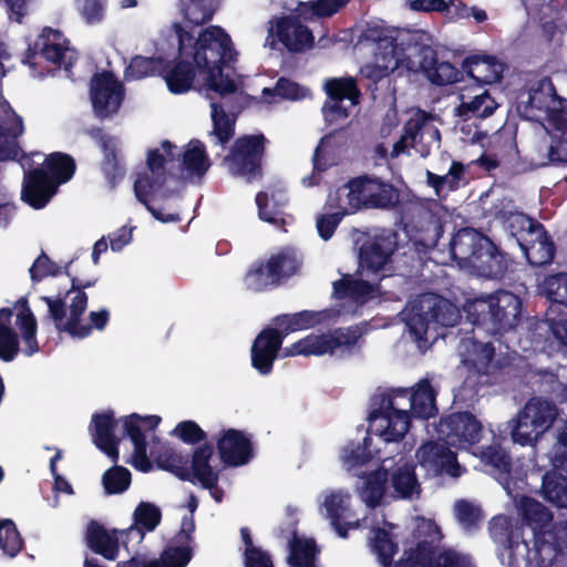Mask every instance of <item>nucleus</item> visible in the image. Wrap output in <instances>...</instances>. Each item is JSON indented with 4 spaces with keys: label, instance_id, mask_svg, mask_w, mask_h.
<instances>
[{
    "label": "nucleus",
    "instance_id": "obj_1",
    "mask_svg": "<svg viewBox=\"0 0 567 567\" xmlns=\"http://www.w3.org/2000/svg\"><path fill=\"white\" fill-rule=\"evenodd\" d=\"M173 29L178 39V55L174 60L164 58L161 78L173 94H184L193 89L196 72L206 74L207 91L220 97L234 94L237 84L224 69L237 61L230 35L219 25H209L197 38L181 23Z\"/></svg>",
    "mask_w": 567,
    "mask_h": 567
},
{
    "label": "nucleus",
    "instance_id": "obj_2",
    "mask_svg": "<svg viewBox=\"0 0 567 567\" xmlns=\"http://www.w3.org/2000/svg\"><path fill=\"white\" fill-rule=\"evenodd\" d=\"M464 311L473 326L482 327L493 336H502L519 323L523 302L514 292L499 289L467 300Z\"/></svg>",
    "mask_w": 567,
    "mask_h": 567
},
{
    "label": "nucleus",
    "instance_id": "obj_3",
    "mask_svg": "<svg viewBox=\"0 0 567 567\" xmlns=\"http://www.w3.org/2000/svg\"><path fill=\"white\" fill-rule=\"evenodd\" d=\"M162 148L165 155L161 154L157 148L147 152L146 163L150 173L138 174L134 182V193L137 200L146 207L155 219L162 223L179 221L178 214H163L150 203V197L158 196L166 199L174 194V190L165 186L169 176L165 169V163L177 159L179 154L176 153L177 147L167 140L162 142Z\"/></svg>",
    "mask_w": 567,
    "mask_h": 567
},
{
    "label": "nucleus",
    "instance_id": "obj_4",
    "mask_svg": "<svg viewBox=\"0 0 567 567\" xmlns=\"http://www.w3.org/2000/svg\"><path fill=\"white\" fill-rule=\"evenodd\" d=\"M301 266V255L292 247H284L268 259L260 258L249 265L243 277L244 288L251 292L272 290L296 275Z\"/></svg>",
    "mask_w": 567,
    "mask_h": 567
},
{
    "label": "nucleus",
    "instance_id": "obj_5",
    "mask_svg": "<svg viewBox=\"0 0 567 567\" xmlns=\"http://www.w3.org/2000/svg\"><path fill=\"white\" fill-rule=\"evenodd\" d=\"M367 323L361 322L346 328H337L329 333L309 334L290 347L285 348V355H323L333 354L337 349L348 355L359 354L364 343Z\"/></svg>",
    "mask_w": 567,
    "mask_h": 567
},
{
    "label": "nucleus",
    "instance_id": "obj_6",
    "mask_svg": "<svg viewBox=\"0 0 567 567\" xmlns=\"http://www.w3.org/2000/svg\"><path fill=\"white\" fill-rule=\"evenodd\" d=\"M559 409L553 400L540 395L529 398L511 421V437L522 446H534L554 425Z\"/></svg>",
    "mask_w": 567,
    "mask_h": 567
},
{
    "label": "nucleus",
    "instance_id": "obj_7",
    "mask_svg": "<svg viewBox=\"0 0 567 567\" xmlns=\"http://www.w3.org/2000/svg\"><path fill=\"white\" fill-rule=\"evenodd\" d=\"M267 144L264 133L240 135L233 142L221 165L231 176L244 178L247 183L259 181L264 176L262 161Z\"/></svg>",
    "mask_w": 567,
    "mask_h": 567
},
{
    "label": "nucleus",
    "instance_id": "obj_8",
    "mask_svg": "<svg viewBox=\"0 0 567 567\" xmlns=\"http://www.w3.org/2000/svg\"><path fill=\"white\" fill-rule=\"evenodd\" d=\"M343 188L348 189L347 208L351 214L368 209L389 210L399 202L395 187L374 175L351 177Z\"/></svg>",
    "mask_w": 567,
    "mask_h": 567
},
{
    "label": "nucleus",
    "instance_id": "obj_9",
    "mask_svg": "<svg viewBox=\"0 0 567 567\" xmlns=\"http://www.w3.org/2000/svg\"><path fill=\"white\" fill-rule=\"evenodd\" d=\"M518 558H525V567H553L567 550V520L551 524L547 530L534 535V547L522 540Z\"/></svg>",
    "mask_w": 567,
    "mask_h": 567
},
{
    "label": "nucleus",
    "instance_id": "obj_10",
    "mask_svg": "<svg viewBox=\"0 0 567 567\" xmlns=\"http://www.w3.org/2000/svg\"><path fill=\"white\" fill-rule=\"evenodd\" d=\"M409 54L410 73H423L433 85L445 86L464 79L462 68L460 70L447 61H440L437 52L429 44L413 47Z\"/></svg>",
    "mask_w": 567,
    "mask_h": 567
},
{
    "label": "nucleus",
    "instance_id": "obj_11",
    "mask_svg": "<svg viewBox=\"0 0 567 567\" xmlns=\"http://www.w3.org/2000/svg\"><path fill=\"white\" fill-rule=\"evenodd\" d=\"M437 439L457 449H470L483 435L482 422L468 411L453 412L442 416L435 425Z\"/></svg>",
    "mask_w": 567,
    "mask_h": 567
},
{
    "label": "nucleus",
    "instance_id": "obj_12",
    "mask_svg": "<svg viewBox=\"0 0 567 567\" xmlns=\"http://www.w3.org/2000/svg\"><path fill=\"white\" fill-rule=\"evenodd\" d=\"M394 567H474L470 557L455 549L439 550L433 540H419L405 550Z\"/></svg>",
    "mask_w": 567,
    "mask_h": 567
},
{
    "label": "nucleus",
    "instance_id": "obj_13",
    "mask_svg": "<svg viewBox=\"0 0 567 567\" xmlns=\"http://www.w3.org/2000/svg\"><path fill=\"white\" fill-rule=\"evenodd\" d=\"M69 51V40L64 34L58 29L45 27L37 40L29 44L23 62L35 66L37 59L41 58L47 62L69 69L73 65V56L68 55Z\"/></svg>",
    "mask_w": 567,
    "mask_h": 567
},
{
    "label": "nucleus",
    "instance_id": "obj_14",
    "mask_svg": "<svg viewBox=\"0 0 567 567\" xmlns=\"http://www.w3.org/2000/svg\"><path fill=\"white\" fill-rule=\"evenodd\" d=\"M398 405L393 396L383 399L381 406L369 415L371 431L385 442H400L410 429L412 414Z\"/></svg>",
    "mask_w": 567,
    "mask_h": 567
},
{
    "label": "nucleus",
    "instance_id": "obj_15",
    "mask_svg": "<svg viewBox=\"0 0 567 567\" xmlns=\"http://www.w3.org/2000/svg\"><path fill=\"white\" fill-rule=\"evenodd\" d=\"M124 86L111 71L95 73L90 82V97L97 117L115 114L124 100Z\"/></svg>",
    "mask_w": 567,
    "mask_h": 567
},
{
    "label": "nucleus",
    "instance_id": "obj_16",
    "mask_svg": "<svg viewBox=\"0 0 567 567\" xmlns=\"http://www.w3.org/2000/svg\"><path fill=\"white\" fill-rule=\"evenodd\" d=\"M159 422L161 417L157 415L140 416L137 413H132L123 419L124 434L131 439L134 445L132 465L143 473H148L153 468L147 456L145 432L154 431Z\"/></svg>",
    "mask_w": 567,
    "mask_h": 567
},
{
    "label": "nucleus",
    "instance_id": "obj_17",
    "mask_svg": "<svg viewBox=\"0 0 567 567\" xmlns=\"http://www.w3.org/2000/svg\"><path fill=\"white\" fill-rule=\"evenodd\" d=\"M488 532L493 542L498 546L497 557L506 567H520L518 551L522 540L520 533L514 528L506 515L494 516L488 523Z\"/></svg>",
    "mask_w": 567,
    "mask_h": 567
},
{
    "label": "nucleus",
    "instance_id": "obj_18",
    "mask_svg": "<svg viewBox=\"0 0 567 567\" xmlns=\"http://www.w3.org/2000/svg\"><path fill=\"white\" fill-rule=\"evenodd\" d=\"M96 278H81L80 274L74 270L71 277V288L68 290L66 296L74 293L70 303V317L63 324L64 332L78 339H84L91 334L90 327H83L82 316L87 308V295L84 291L86 288L95 286Z\"/></svg>",
    "mask_w": 567,
    "mask_h": 567
},
{
    "label": "nucleus",
    "instance_id": "obj_19",
    "mask_svg": "<svg viewBox=\"0 0 567 567\" xmlns=\"http://www.w3.org/2000/svg\"><path fill=\"white\" fill-rule=\"evenodd\" d=\"M419 320L424 332L431 324L441 327H454L461 319V312L456 305L437 293H425L417 305Z\"/></svg>",
    "mask_w": 567,
    "mask_h": 567
},
{
    "label": "nucleus",
    "instance_id": "obj_20",
    "mask_svg": "<svg viewBox=\"0 0 567 567\" xmlns=\"http://www.w3.org/2000/svg\"><path fill=\"white\" fill-rule=\"evenodd\" d=\"M396 249L398 234L393 230H382L365 240L360 247V266L372 272H378L391 260Z\"/></svg>",
    "mask_w": 567,
    "mask_h": 567
},
{
    "label": "nucleus",
    "instance_id": "obj_21",
    "mask_svg": "<svg viewBox=\"0 0 567 567\" xmlns=\"http://www.w3.org/2000/svg\"><path fill=\"white\" fill-rule=\"evenodd\" d=\"M85 133L100 146L103 153L101 171L111 187H115L125 176L117 138L105 134L100 126H91L85 130Z\"/></svg>",
    "mask_w": 567,
    "mask_h": 567
},
{
    "label": "nucleus",
    "instance_id": "obj_22",
    "mask_svg": "<svg viewBox=\"0 0 567 567\" xmlns=\"http://www.w3.org/2000/svg\"><path fill=\"white\" fill-rule=\"evenodd\" d=\"M450 446L444 442L429 441L417 449L415 456L421 466L432 470L437 475L458 477L461 466L456 453L451 451Z\"/></svg>",
    "mask_w": 567,
    "mask_h": 567
},
{
    "label": "nucleus",
    "instance_id": "obj_23",
    "mask_svg": "<svg viewBox=\"0 0 567 567\" xmlns=\"http://www.w3.org/2000/svg\"><path fill=\"white\" fill-rule=\"evenodd\" d=\"M524 257L532 267H545L553 262L556 255V244L540 223L527 233L518 244Z\"/></svg>",
    "mask_w": 567,
    "mask_h": 567
},
{
    "label": "nucleus",
    "instance_id": "obj_24",
    "mask_svg": "<svg viewBox=\"0 0 567 567\" xmlns=\"http://www.w3.org/2000/svg\"><path fill=\"white\" fill-rule=\"evenodd\" d=\"M216 446L220 461L233 467L246 465L255 454L251 440L237 429L223 430Z\"/></svg>",
    "mask_w": 567,
    "mask_h": 567
},
{
    "label": "nucleus",
    "instance_id": "obj_25",
    "mask_svg": "<svg viewBox=\"0 0 567 567\" xmlns=\"http://www.w3.org/2000/svg\"><path fill=\"white\" fill-rule=\"evenodd\" d=\"M58 186L42 167L32 168L24 174L21 199L33 209L44 208L55 195Z\"/></svg>",
    "mask_w": 567,
    "mask_h": 567
},
{
    "label": "nucleus",
    "instance_id": "obj_26",
    "mask_svg": "<svg viewBox=\"0 0 567 567\" xmlns=\"http://www.w3.org/2000/svg\"><path fill=\"white\" fill-rule=\"evenodd\" d=\"M284 339L278 329L267 327L262 329L251 346V365L261 375L272 372L274 363L282 347Z\"/></svg>",
    "mask_w": 567,
    "mask_h": 567
},
{
    "label": "nucleus",
    "instance_id": "obj_27",
    "mask_svg": "<svg viewBox=\"0 0 567 567\" xmlns=\"http://www.w3.org/2000/svg\"><path fill=\"white\" fill-rule=\"evenodd\" d=\"M513 208L514 206L511 199L501 198L493 203L488 209V216L499 220L505 230L518 245L524 239L525 235L529 233L532 228L536 227V225H539L540 221Z\"/></svg>",
    "mask_w": 567,
    "mask_h": 567
},
{
    "label": "nucleus",
    "instance_id": "obj_28",
    "mask_svg": "<svg viewBox=\"0 0 567 567\" xmlns=\"http://www.w3.org/2000/svg\"><path fill=\"white\" fill-rule=\"evenodd\" d=\"M466 74L480 85L493 84L502 80L505 63L497 56L484 52L468 54L461 64Z\"/></svg>",
    "mask_w": 567,
    "mask_h": 567
},
{
    "label": "nucleus",
    "instance_id": "obj_29",
    "mask_svg": "<svg viewBox=\"0 0 567 567\" xmlns=\"http://www.w3.org/2000/svg\"><path fill=\"white\" fill-rule=\"evenodd\" d=\"M382 30L375 28L368 29V39L373 40L377 43L375 60L385 64H391L394 61L398 62V69L404 71L406 74L409 71V53L413 47H420V42H408L406 44H399L396 38L392 35L382 34Z\"/></svg>",
    "mask_w": 567,
    "mask_h": 567
},
{
    "label": "nucleus",
    "instance_id": "obj_30",
    "mask_svg": "<svg viewBox=\"0 0 567 567\" xmlns=\"http://www.w3.org/2000/svg\"><path fill=\"white\" fill-rule=\"evenodd\" d=\"M513 264V258L503 251L489 237L471 267L482 277L503 279Z\"/></svg>",
    "mask_w": 567,
    "mask_h": 567
},
{
    "label": "nucleus",
    "instance_id": "obj_31",
    "mask_svg": "<svg viewBox=\"0 0 567 567\" xmlns=\"http://www.w3.org/2000/svg\"><path fill=\"white\" fill-rule=\"evenodd\" d=\"M117 420L111 410L92 415L90 432L95 446L114 463L118 461V440L115 436Z\"/></svg>",
    "mask_w": 567,
    "mask_h": 567
},
{
    "label": "nucleus",
    "instance_id": "obj_32",
    "mask_svg": "<svg viewBox=\"0 0 567 567\" xmlns=\"http://www.w3.org/2000/svg\"><path fill=\"white\" fill-rule=\"evenodd\" d=\"M393 398L408 401V411L412 416L427 420L436 412L435 392L429 380H421L413 389H398Z\"/></svg>",
    "mask_w": 567,
    "mask_h": 567
},
{
    "label": "nucleus",
    "instance_id": "obj_33",
    "mask_svg": "<svg viewBox=\"0 0 567 567\" xmlns=\"http://www.w3.org/2000/svg\"><path fill=\"white\" fill-rule=\"evenodd\" d=\"M276 37L292 53L305 51L313 44L311 30L293 17H281L276 21Z\"/></svg>",
    "mask_w": 567,
    "mask_h": 567
},
{
    "label": "nucleus",
    "instance_id": "obj_34",
    "mask_svg": "<svg viewBox=\"0 0 567 567\" xmlns=\"http://www.w3.org/2000/svg\"><path fill=\"white\" fill-rule=\"evenodd\" d=\"M487 239L486 235L474 228H461L450 243L452 258L458 264L471 267Z\"/></svg>",
    "mask_w": 567,
    "mask_h": 567
},
{
    "label": "nucleus",
    "instance_id": "obj_35",
    "mask_svg": "<svg viewBox=\"0 0 567 567\" xmlns=\"http://www.w3.org/2000/svg\"><path fill=\"white\" fill-rule=\"evenodd\" d=\"M85 542L87 547L95 554L107 560H115L118 556L120 544L117 530L111 533L96 520H91L86 526Z\"/></svg>",
    "mask_w": 567,
    "mask_h": 567
},
{
    "label": "nucleus",
    "instance_id": "obj_36",
    "mask_svg": "<svg viewBox=\"0 0 567 567\" xmlns=\"http://www.w3.org/2000/svg\"><path fill=\"white\" fill-rule=\"evenodd\" d=\"M151 455L159 470L173 473L182 481H192L188 458L177 453L169 444L154 443L151 447Z\"/></svg>",
    "mask_w": 567,
    "mask_h": 567
},
{
    "label": "nucleus",
    "instance_id": "obj_37",
    "mask_svg": "<svg viewBox=\"0 0 567 567\" xmlns=\"http://www.w3.org/2000/svg\"><path fill=\"white\" fill-rule=\"evenodd\" d=\"M213 454L214 449L210 444L205 443L196 447L189 467L192 473L190 482L194 483L197 480L204 488L209 491L216 488L219 480L218 473L209 464Z\"/></svg>",
    "mask_w": 567,
    "mask_h": 567
},
{
    "label": "nucleus",
    "instance_id": "obj_38",
    "mask_svg": "<svg viewBox=\"0 0 567 567\" xmlns=\"http://www.w3.org/2000/svg\"><path fill=\"white\" fill-rule=\"evenodd\" d=\"M287 203L285 193L280 190H274L270 195L267 192H258L256 195L259 218L281 228L286 224L285 207Z\"/></svg>",
    "mask_w": 567,
    "mask_h": 567
},
{
    "label": "nucleus",
    "instance_id": "obj_39",
    "mask_svg": "<svg viewBox=\"0 0 567 567\" xmlns=\"http://www.w3.org/2000/svg\"><path fill=\"white\" fill-rule=\"evenodd\" d=\"M324 317L320 311L302 310L295 313H284L272 319L274 329L282 336V339L296 331L316 327L323 321Z\"/></svg>",
    "mask_w": 567,
    "mask_h": 567
},
{
    "label": "nucleus",
    "instance_id": "obj_40",
    "mask_svg": "<svg viewBox=\"0 0 567 567\" xmlns=\"http://www.w3.org/2000/svg\"><path fill=\"white\" fill-rule=\"evenodd\" d=\"M415 468L414 463L404 462L403 464H398L396 467L392 470L390 483L398 497L411 499L414 495L420 496L421 485Z\"/></svg>",
    "mask_w": 567,
    "mask_h": 567
},
{
    "label": "nucleus",
    "instance_id": "obj_41",
    "mask_svg": "<svg viewBox=\"0 0 567 567\" xmlns=\"http://www.w3.org/2000/svg\"><path fill=\"white\" fill-rule=\"evenodd\" d=\"M297 524V519L290 523L292 537L290 539V555L288 561L292 567H316V555L319 551L317 544L312 538H299Z\"/></svg>",
    "mask_w": 567,
    "mask_h": 567
},
{
    "label": "nucleus",
    "instance_id": "obj_42",
    "mask_svg": "<svg viewBox=\"0 0 567 567\" xmlns=\"http://www.w3.org/2000/svg\"><path fill=\"white\" fill-rule=\"evenodd\" d=\"M218 7V0H178V9L184 20L192 27L208 23Z\"/></svg>",
    "mask_w": 567,
    "mask_h": 567
},
{
    "label": "nucleus",
    "instance_id": "obj_43",
    "mask_svg": "<svg viewBox=\"0 0 567 567\" xmlns=\"http://www.w3.org/2000/svg\"><path fill=\"white\" fill-rule=\"evenodd\" d=\"M388 480L389 473L383 466L365 476L363 486L360 489V496L368 507L375 508L380 505L385 494Z\"/></svg>",
    "mask_w": 567,
    "mask_h": 567
},
{
    "label": "nucleus",
    "instance_id": "obj_44",
    "mask_svg": "<svg viewBox=\"0 0 567 567\" xmlns=\"http://www.w3.org/2000/svg\"><path fill=\"white\" fill-rule=\"evenodd\" d=\"M135 527L124 530L126 535L136 532L142 539L147 532H153L162 520L161 509L153 503L141 502L133 514Z\"/></svg>",
    "mask_w": 567,
    "mask_h": 567
},
{
    "label": "nucleus",
    "instance_id": "obj_45",
    "mask_svg": "<svg viewBox=\"0 0 567 567\" xmlns=\"http://www.w3.org/2000/svg\"><path fill=\"white\" fill-rule=\"evenodd\" d=\"M45 171L54 181L56 186L68 183L75 174L76 164L74 158L61 152H54L47 156Z\"/></svg>",
    "mask_w": 567,
    "mask_h": 567
},
{
    "label": "nucleus",
    "instance_id": "obj_46",
    "mask_svg": "<svg viewBox=\"0 0 567 567\" xmlns=\"http://www.w3.org/2000/svg\"><path fill=\"white\" fill-rule=\"evenodd\" d=\"M520 514L523 522L533 528L534 535L540 530H547L546 526L553 519L549 509L532 497L522 498Z\"/></svg>",
    "mask_w": 567,
    "mask_h": 567
},
{
    "label": "nucleus",
    "instance_id": "obj_47",
    "mask_svg": "<svg viewBox=\"0 0 567 567\" xmlns=\"http://www.w3.org/2000/svg\"><path fill=\"white\" fill-rule=\"evenodd\" d=\"M17 326L24 343L22 352L27 357L39 352L40 347L37 340L38 322L27 300H24L23 309L17 316Z\"/></svg>",
    "mask_w": 567,
    "mask_h": 567
},
{
    "label": "nucleus",
    "instance_id": "obj_48",
    "mask_svg": "<svg viewBox=\"0 0 567 567\" xmlns=\"http://www.w3.org/2000/svg\"><path fill=\"white\" fill-rule=\"evenodd\" d=\"M76 260V258H73L64 267H60L42 251L29 269L30 278L33 282H40L47 277H58L60 275L71 278L74 275L72 266Z\"/></svg>",
    "mask_w": 567,
    "mask_h": 567
},
{
    "label": "nucleus",
    "instance_id": "obj_49",
    "mask_svg": "<svg viewBox=\"0 0 567 567\" xmlns=\"http://www.w3.org/2000/svg\"><path fill=\"white\" fill-rule=\"evenodd\" d=\"M497 106V103L489 93L484 91L483 93L475 95L468 102L463 101L456 107V114L464 120H470L472 117L486 118L495 112Z\"/></svg>",
    "mask_w": 567,
    "mask_h": 567
},
{
    "label": "nucleus",
    "instance_id": "obj_50",
    "mask_svg": "<svg viewBox=\"0 0 567 567\" xmlns=\"http://www.w3.org/2000/svg\"><path fill=\"white\" fill-rule=\"evenodd\" d=\"M372 439L367 434L362 442H348L340 452L342 464L348 468H357L365 465L373 457L370 445Z\"/></svg>",
    "mask_w": 567,
    "mask_h": 567
},
{
    "label": "nucleus",
    "instance_id": "obj_51",
    "mask_svg": "<svg viewBox=\"0 0 567 567\" xmlns=\"http://www.w3.org/2000/svg\"><path fill=\"white\" fill-rule=\"evenodd\" d=\"M324 89L330 101L349 100L352 105H355L361 96L358 83L353 78L330 79L326 82Z\"/></svg>",
    "mask_w": 567,
    "mask_h": 567
},
{
    "label": "nucleus",
    "instance_id": "obj_52",
    "mask_svg": "<svg viewBox=\"0 0 567 567\" xmlns=\"http://www.w3.org/2000/svg\"><path fill=\"white\" fill-rule=\"evenodd\" d=\"M189 145L190 147L187 148L182 156V169L187 172L190 176L202 177L209 168L205 146L199 141L190 142Z\"/></svg>",
    "mask_w": 567,
    "mask_h": 567
},
{
    "label": "nucleus",
    "instance_id": "obj_53",
    "mask_svg": "<svg viewBox=\"0 0 567 567\" xmlns=\"http://www.w3.org/2000/svg\"><path fill=\"white\" fill-rule=\"evenodd\" d=\"M164 58L162 56H142L135 55L131 59L130 64L125 69L124 75L126 80H141L147 76H161V70Z\"/></svg>",
    "mask_w": 567,
    "mask_h": 567
},
{
    "label": "nucleus",
    "instance_id": "obj_54",
    "mask_svg": "<svg viewBox=\"0 0 567 567\" xmlns=\"http://www.w3.org/2000/svg\"><path fill=\"white\" fill-rule=\"evenodd\" d=\"M398 72V76L406 74L404 71L398 69V62L385 64L380 61L365 63L360 68V75L362 80L367 81L365 87L370 92L378 91V84L390 74Z\"/></svg>",
    "mask_w": 567,
    "mask_h": 567
},
{
    "label": "nucleus",
    "instance_id": "obj_55",
    "mask_svg": "<svg viewBox=\"0 0 567 567\" xmlns=\"http://www.w3.org/2000/svg\"><path fill=\"white\" fill-rule=\"evenodd\" d=\"M481 462L499 475H508L512 471V457L499 444L483 446L480 451Z\"/></svg>",
    "mask_w": 567,
    "mask_h": 567
},
{
    "label": "nucleus",
    "instance_id": "obj_56",
    "mask_svg": "<svg viewBox=\"0 0 567 567\" xmlns=\"http://www.w3.org/2000/svg\"><path fill=\"white\" fill-rule=\"evenodd\" d=\"M350 496L341 493L329 494L323 503L327 512V517L330 519L331 525L337 530L338 535L342 538L348 536V525L341 523V518L348 508V501Z\"/></svg>",
    "mask_w": 567,
    "mask_h": 567
},
{
    "label": "nucleus",
    "instance_id": "obj_57",
    "mask_svg": "<svg viewBox=\"0 0 567 567\" xmlns=\"http://www.w3.org/2000/svg\"><path fill=\"white\" fill-rule=\"evenodd\" d=\"M213 134L219 144L225 145L235 134V120L226 113L224 106L218 102H210Z\"/></svg>",
    "mask_w": 567,
    "mask_h": 567
},
{
    "label": "nucleus",
    "instance_id": "obj_58",
    "mask_svg": "<svg viewBox=\"0 0 567 567\" xmlns=\"http://www.w3.org/2000/svg\"><path fill=\"white\" fill-rule=\"evenodd\" d=\"M22 133L23 123L20 117L8 127L0 124V161L14 159L18 156L19 148L16 140Z\"/></svg>",
    "mask_w": 567,
    "mask_h": 567
},
{
    "label": "nucleus",
    "instance_id": "obj_59",
    "mask_svg": "<svg viewBox=\"0 0 567 567\" xmlns=\"http://www.w3.org/2000/svg\"><path fill=\"white\" fill-rule=\"evenodd\" d=\"M473 358L464 360L468 370L476 372L478 375H488L492 362L495 357V348L492 342L473 344Z\"/></svg>",
    "mask_w": 567,
    "mask_h": 567
},
{
    "label": "nucleus",
    "instance_id": "obj_60",
    "mask_svg": "<svg viewBox=\"0 0 567 567\" xmlns=\"http://www.w3.org/2000/svg\"><path fill=\"white\" fill-rule=\"evenodd\" d=\"M24 542L11 519L0 520V549L9 558H14L23 548Z\"/></svg>",
    "mask_w": 567,
    "mask_h": 567
},
{
    "label": "nucleus",
    "instance_id": "obj_61",
    "mask_svg": "<svg viewBox=\"0 0 567 567\" xmlns=\"http://www.w3.org/2000/svg\"><path fill=\"white\" fill-rule=\"evenodd\" d=\"M372 547L382 567H394L393 557L398 553V544L391 538V534L383 529L375 530Z\"/></svg>",
    "mask_w": 567,
    "mask_h": 567
},
{
    "label": "nucleus",
    "instance_id": "obj_62",
    "mask_svg": "<svg viewBox=\"0 0 567 567\" xmlns=\"http://www.w3.org/2000/svg\"><path fill=\"white\" fill-rule=\"evenodd\" d=\"M131 472L126 467L114 465L104 472L102 483L105 493L113 495L125 492L131 485Z\"/></svg>",
    "mask_w": 567,
    "mask_h": 567
},
{
    "label": "nucleus",
    "instance_id": "obj_63",
    "mask_svg": "<svg viewBox=\"0 0 567 567\" xmlns=\"http://www.w3.org/2000/svg\"><path fill=\"white\" fill-rule=\"evenodd\" d=\"M542 289L548 300L567 307V272L546 276Z\"/></svg>",
    "mask_w": 567,
    "mask_h": 567
},
{
    "label": "nucleus",
    "instance_id": "obj_64",
    "mask_svg": "<svg viewBox=\"0 0 567 567\" xmlns=\"http://www.w3.org/2000/svg\"><path fill=\"white\" fill-rule=\"evenodd\" d=\"M550 462L556 470L567 474V420L556 429L555 442L550 451Z\"/></svg>",
    "mask_w": 567,
    "mask_h": 567
}]
</instances>
